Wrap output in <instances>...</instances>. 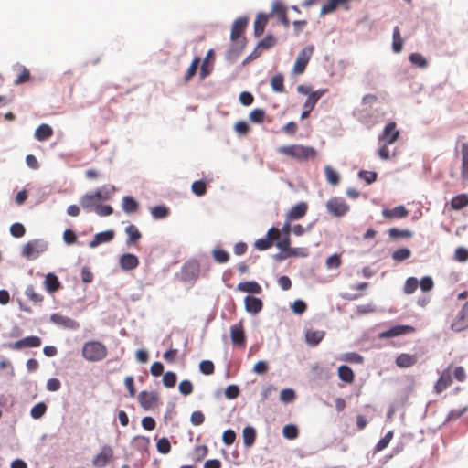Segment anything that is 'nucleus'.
Segmentation results:
<instances>
[{"label":"nucleus","instance_id":"f257e3e1","mask_svg":"<svg viewBox=\"0 0 468 468\" xmlns=\"http://www.w3.org/2000/svg\"><path fill=\"white\" fill-rule=\"evenodd\" d=\"M108 354L106 346L96 340H90L84 343L81 355L89 362H99L103 360Z\"/></svg>","mask_w":468,"mask_h":468},{"label":"nucleus","instance_id":"f03ea898","mask_svg":"<svg viewBox=\"0 0 468 468\" xmlns=\"http://www.w3.org/2000/svg\"><path fill=\"white\" fill-rule=\"evenodd\" d=\"M278 152L299 161L308 160L314 157L316 154V151L314 147L299 144L281 146L279 147Z\"/></svg>","mask_w":468,"mask_h":468},{"label":"nucleus","instance_id":"7ed1b4c3","mask_svg":"<svg viewBox=\"0 0 468 468\" xmlns=\"http://www.w3.org/2000/svg\"><path fill=\"white\" fill-rule=\"evenodd\" d=\"M48 241L42 239L29 240L23 246L21 255L27 260H36L48 250Z\"/></svg>","mask_w":468,"mask_h":468},{"label":"nucleus","instance_id":"20e7f679","mask_svg":"<svg viewBox=\"0 0 468 468\" xmlns=\"http://www.w3.org/2000/svg\"><path fill=\"white\" fill-rule=\"evenodd\" d=\"M201 266L197 260L186 261L181 268L182 281L194 285L199 277Z\"/></svg>","mask_w":468,"mask_h":468},{"label":"nucleus","instance_id":"39448f33","mask_svg":"<svg viewBox=\"0 0 468 468\" xmlns=\"http://www.w3.org/2000/svg\"><path fill=\"white\" fill-rule=\"evenodd\" d=\"M327 212L336 218L344 217L350 209V207L342 197H331L326 202Z\"/></svg>","mask_w":468,"mask_h":468},{"label":"nucleus","instance_id":"423d86ee","mask_svg":"<svg viewBox=\"0 0 468 468\" xmlns=\"http://www.w3.org/2000/svg\"><path fill=\"white\" fill-rule=\"evenodd\" d=\"M314 51L313 46H308L304 48H303L296 58V61L293 66V71L297 74L303 73L306 68V65L308 64L311 56Z\"/></svg>","mask_w":468,"mask_h":468},{"label":"nucleus","instance_id":"0eeeda50","mask_svg":"<svg viewBox=\"0 0 468 468\" xmlns=\"http://www.w3.org/2000/svg\"><path fill=\"white\" fill-rule=\"evenodd\" d=\"M468 327V301L463 304L451 324L455 332H461Z\"/></svg>","mask_w":468,"mask_h":468},{"label":"nucleus","instance_id":"6e6552de","mask_svg":"<svg viewBox=\"0 0 468 468\" xmlns=\"http://www.w3.org/2000/svg\"><path fill=\"white\" fill-rule=\"evenodd\" d=\"M50 321L65 329L78 330L80 328V324L77 321L58 313L51 314Z\"/></svg>","mask_w":468,"mask_h":468},{"label":"nucleus","instance_id":"1a4fd4ad","mask_svg":"<svg viewBox=\"0 0 468 468\" xmlns=\"http://www.w3.org/2000/svg\"><path fill=\"white\" fill-rule=\"evenodd\" d=\"M399 134V133L396 129V123L391 122L385 126L378 139L379 141H382L385 144H391L397 141Z\"/></svg>","mask_w":468,"mask_h":468},{"label":"nucleus","instance_id":"9d476101","mask_svg":"<svg viewBox=\"0 0 468 468\" xmlns=\"http://www.w3.org/2000/svg\"><path fill=\"white\" fill-rule=\"evenodd\" d=\"M276 247L282 252H286V257H298L306 256V253H297L299 248H291L290 247V237L283 236L282 238H279L276 239Z\"/></svg>","mask_w":468,"mask_h":468},{"label":"nucleus","instance_id":"9b49d317","mask_svg":"<svg viewBox=\"0 0 468 468\" xmlns=\"http://www.w3.org/2000/svg\"><path fill=\"white\" fill-rule=\"evenodd\" d=\"M246 45V39L232 41V45L226 52V59L230 63L236 62Z\"/></svg>","mask_w":468,"mask_h":468},{"label":"nucleus","instance_id":"f8f14e48","mask_svg":"<svg viewBox=\"0 0 468 468\" xmlns=\"http://www.w3.org/2000/svg\"><path fill=\"white\" fill-rule=\"evenodd\" d=\"M41 345V339L36 335H30L9 344V347L14 350H19L25 347H38Z\"/></svg>","mask_w":468,"mask_h":468},{"label":"nucleus","instance_id":"ddd939ff","mask_svg":"<svg viewBox=\"0 0 468 468\" xmlns=\"http://www.w3.org/2000/svg\"><path fill=\"white\" fill-rule=\"evenodd\" d=\"M308 206L301 201L293 206L285 215L287 221H295L303 218L307 213Z\"/></svg>","mask_w":468,"mask_h":468},{"label":"nucleus","instance_id":"4468645a","mask_svg":"<svg viewBox=\"0 0 468 468\" xmlns=\"http://www.w3.org/2000/svg\"><path fill=\"white\" fill-rule=\"evenodd\" d=\"M248 25V18L246 16H240L237 18L232 25L230 38L232 41L238 39H246L242 37V33Z\"/></svg>","mask_w":468,"mask_h":468},{"label":"nucleus","instance_id":"2eb2a0df","mask_svg":"<svg viewBox=\"0 0 468 468\" xmlns=\"http://www.w3.org/2000/svg\"><path fill=\"white\" fill-rule=\"evenodd\" d=\"M119 264L122 270L128 271L134 270L139 265V259L133 253H123L119 258Z\"/></svg>","mask_w":468,"mask_h":468},{"label":"nucleus","instance_id":"dca6fc26","mask_svg":"<svg viewBox=\"0 0 468 468\" xmlns=\"http://www.w3.org/2000/svg\"><path fill=\"white\" fill-rule=\"evenodd\" d=\"M412 331H413V327H411L410 325H395L386 331L381 332L378 335V337L380 339L392 338V337H396L399 335H406Z\"/></svg>","mask_w":468,"mask_h":468},{"label":"nucleus","instance_id":"f3484780","mask_svg":"<svg viewBox=\"0 0 468 468\" xmlns=\"http://www.w3.org/2000/svg\"><path fill=\"white\" fill-rule=\"evenodd\" d=\"M452 383V367L449 366L447 368H445L438 380L436 381L434 385V389L437 393H441L443 390H445Z\"/></svg>","mask_w":468,"mask_h":468},{"label":"nucleus","instance_id":"a211bd4d","mask_svg":"<svg viewBox=\"0 0 468 468\" xmlns=\"http://www.w3.org/2000/svg\"><path fill=\"white\" fill-rule=\"evenodd\" d=\"M230 338L234 346H245L246 336L241 323L234 324L230 327Z\"/></svg>","mask_w":468,"mask_h":468},{"label":"nucleus","instance_id":"6ab92c4d","mask_svg":"<svg viewBox=\"0 0 468 468\" xmlns=\"http://www.w3.org/2000/svg\"><path fill=\"white\" fill-rule=\"evenodd\" d=\"M114 235H115V233L112 229H108V230H105L102 232H99V233L95 234L93 239L89 242V247L93 249L102 243H109L113 239Z\"/></svg>","mask_w":468,"mask_h":468},{"label":"nucleus","instance_id":"aec40b11","mask_svg":"<svg viewBox=\"0 0 468 468\" xmlns=\"http://www.w3.org/2000/svg\"><path fill=\"white\" fill-rule=\"evenodd\" d=\"M112 450L110 446H103L101 452L92 459V464L96 467H104L112 457Z\"/></svg>","mask_w":468,"mask_h":468},{"label":"nucleus","instance_id":"412c9836","mask_svg":"<svg viewBox=\"0 0 468 468\" xmlns=\"http://www.w3.org/2000/svg\"><path fill=\"white\" fill-rule=\"evenodd\" d=\"M138 400L144 410H149L158 401V395L154 392L148 393L144 390L139 393Z\"/></svg>","mask_w":468,"mask_h":468},{"label":"nucleus","instance_id":"4be33fe9","mask_svg":"<svg viewBox=\"0 0 468 468\" xmlns=\"http://www.w3.org/2000/svg\"><path fill=\"white\" fill-rule=\"evenodd\" d=\"M245 310L249 314H257L263 307L262 301L260 298L247 295L244 299Z\"/></svg>","mask_w":468,"mask_h":468},{"label":"nucleus","instance_id":"5701e85b","mask_svg":"<svg viewBox=\"0 0 468 468\" xmlns=\"http://www.w3.org/2000/svg\"><path fill=\"white\" fill-rule=\"evenodd\" d=\"M99 203H100V199L97 197H94V192L93 193H86L80 199V206L86 211L95 210V208Z\"/></svg>","mask_w":468,"mask_h":468},{"label":"nucleus","instance_id":"b1692460","mask_svg":"<svg viewBox=\"0 0 468 468\" xmlns=\"http://www.w3.org/2000/svg\"><path fill=\"white\" fill-rule=\"evenodd\" d=\"M408 214L409 211L403 205L397 206L391 209L384 208L382 210V216L385 218H406Z\"/></svg>","mask_w":468,"mask_h":468},{"label":"nucleus","instance_id":"393cba45","mask_svg":"<svg viewBox=\"0 0 468 468\" xmlns=\"http://www.w3.org/2000/svg\"><path fill=\"white\" fill-rule=\"evenodd\" d=\"M324 331L322 330H306L305 341L310 346H316L324 337Z\"/></svg>","mask_w":468,"mask_h":468},{"label":"nucleus","instance_id":"a878e982","mask_svg":"<svg viewBox=\"0 0 468 468\" xmlns=\"http://www.w3.org/2000/svg\"><path fill=\"white\" fill-rule=\"evenodd\" d=\"M237 290L253 294H260L261 292V285L255 281L241 282L238 284Z\"/></svg>","mask_w":468,"mask_h":468},{"label":"nucleus","instance_id":"bb28decb","mask_svg":"<svg viewBox=\"0 0 468 468\" xmlns=\"http://www.w3.org/2000/svg\"><path fill=\"white\" fill-rule=\"evenodd\" d=\"M462 167L461 176L463 180H468V143L461 144Z\"/></svg>","mask_w":468,"mask_h":468},{"label":"nucleus","instance_id":"cd10ccee","mask_svg":"<svg viewBox=\"0 0 468 468\" xmlns=\"http://www.w3.org/2000/svg\"><path fill=\"white\" fill-rule=\"evenodd\" d=\"M45 288L49 292L52 293L56 291H58L60 287V282L57 275H55L52 272H48L46 275V279L44 281Z\"/></svg>","mask_w":468,"mask_h":468},{"label":"nucleus","instance_id":"c85d7f7f","mask_svg":"<svg viewBox=\"0 0 468 468\" xmlns=\"http://www.w3.org/2000/svg\"><path fill=\"white\" fill-rule=\"evenodd\" d=\"M115 191H116V188L114 186L104 185V186L97 188L94 191V197H97L100 199V201L101 200L105 201V200L110 199Z\"/></svg>","mask_w":468,"mask_h":468},{"label":"nucleus","instance_id":"c756f323","mask_svg":"<svg viewBox=\"0 0 468 468\" xmlns=\"http://www.w3.org/2000/svg\"><path fill=\"white\" fill-rule=\"evenodd\" d=\"M52 134V128L48 124L42 123L36 129L34 136L37 141L43 142L50 138Z\"/></svg>","mask_w":468,"mask_h":468},{"label":"nucleus","instance_id":"7c9ffc66","mask_svg":"<svg viewBox=\"0 0 468 468\" xmlns=\"http://www.w3.org/2000/svg\"><path fill=\"white\" fill-rule=\"evenodd\" d=\"M243 444L246 448L251 447L256 439V431L252 426H246L242 431Z\"/></svg>","mask_w":468,"mask_h":468},{"label":"nucleus","instance_id":"2f4dec72","mask_svg":"<svg viewBox=\"0 0 468 468\" xmlns=\"http://www.w3.org/2000/svg\"><path fill=\"white\" fill-rule=\"evenodd\" d=\"M122 207L126 214H133L138 210L139 204L133 197L125 196L122 197Z\"/></svg>","mask_w":468,"mask_h":468},{"label":"nucleus","instance_id":"473e14b6","mask_svg":"<svg viewBox=\"0 0 468 468\" xmlns=\"http://www.w3.org/2000/svg\"><path fill=\"white\" fill-rule=\"evenodd\" d=\"M125 233L128 236L126 240V245L128 246L132 245L133 242L140 239L142 237L139 229L133 224H130L125 228Z\"/></svg>","mask_w":468,"mask_h":468},{"label":"nucleus","instance_id":"72a5a7b5","mask_svg":"<svg viewBox=\"0 0 468 468\" xmlns=\"http://www.w3.org/2000/svg\"><path fill=\"white\" fill-rule=\"evenodd\" d=\"M268 16L262 13L257 16L254 22V36L260 37L263 34Z\"/></svg>","mask_w":468,"mask_h":468},{"label":"nucleus","instance_id":"f704fd0d","mask_svg":"<svg viewBox=\"0 0 468 468\" xmlns=\"http://www.w3.org/2000/svg\"><path fill=\"white\" fill-rule=\"evenodd\" d=\"M338 377L342 381L351 383L354 380V372L348 366L341 365L338 367Z\"/></svg>","mask_w":468,"mask_h":468},{"label":"nucleus","instance_id":"c9c22d12","mask_svg":"<svg viewBox=\"0 0 468 468\" xmlns=\"http://www.w3.org/2000/svg\"><path fill=\"white\" fill-rule=\"evenodd\" d=\"M284 77L282 73H277L271 80V86L274 92H284Z\"/></svg>","mask_w":468,"mask_h":468},{"label":"nucleus","instance_id":"e433bc0d","mask_svg":"<svg viewBox=\"0 0 468 468\" xmlns=\"http://www.w3.org/2000/svg\"><path fill=\"white\" fill-rule=\"evenodd\" d=\"M451 206L455 210H460L465 207L468 206V195L459 194L455 196L451 201Z\"/></svg>","mask_w":468,"mask_h":468},{"label":"nucleus","instance_id":"4c0bfd02","mask_svg":"<svg viewBox=\"0 0 468 468\" xmlns=\"http://www.w3.org/2000/svg\"><path fill=\"white\" fill-rule=\"evenodd\" d=\"M276 42H277L276 37L271 34H268L265 36V37L263 39H261V41L258 42L256 48L261 51L267 50V49L272 48L273 46H275Z\"/></svg>","mask_w":468,"mask_h":468},{"label":"nucleus","instance_id":"58836bf2","mask_svg":"<svg viewBox=\"0 0 468 468\" xmlns=\"http://www.w3.org/2000/svg\"><path fill=\"white\" fill-rule=\"evenodd\" d=\"M392 38H393L392 49L395 53H399L402 50L403 39L400 36V31H399V27H394Z\"/></svg>","mask_w":468,"mask_h":468},{"label":"nucleus","instance_id":"ea45409f","mask_svg":"<svg viewBox=\"0 0 468 468\" xmlns=\"http://www.w3.org/2000/svg\"><path fill=\"white\" fill-rule=\"evenodd\" d=\"M324 175L328 184L336 186L339 183V175L331 165H325Z\"/></svg>","mask_w":468,"mask_h":468},{"label":"nucleus","instance_id":"a19ab883","mask_svg":"<svg viewBox=\"0 0 468 468\" xmlns=\"http://www.w3.org/2000/svg\"><path fill=\"white\" fill-rule=\"evenodd\" d=\"M410 63L418 68L424 69L428 66L425 57L418 52L411 53L409 57Z\"/></svg>","mask_w":468,"mask_h":468},{"label":"nucleus","instance_id":"79ce46f5","mask_svg":"<svg viewBox=\"0 0 468 468\" xmlns=\"http://www.w3.org/2000/svg\"><path fill=\"white\" fill-rule=\"evenodd\" d=\"M415 357L409 354H400L396 358V364L399 367H411L415 363Z\"/></svg>","mask_w":468,"mask_h":468},{"label":"nucleus","instance_id":"37998d69","mask_svg":"<svg viewBox=\"0 0 468 468\" xmlns=\"http://www.w3.org/2000/svg\"><path fill=\"white\" fill-rule=\"evenodd\" d=\"M388 236L390 239H396L399 238H411L413 236V232L410 229H399L397 228H391L388 229Z\"/></svg>","mask_w":468,"mask_h":468},{"label":"nucleus","instance_id":"c03bdc74","mask_svg":"<svg viewBox=\"0 0 468 468\" xmlns=\"http://www.w3.org/2000/svg\"><path fill=\"white\" fill-rule=\"evenodd\" d=\"M169 214V209L164 205L154 206L151 209V215L155 219H163Z\"/></svg>","mask_w":468,"mask_h":468},{"label":"nucleus","instance_id":"a18cd8bd","mask_svg":"<svg viewBox=\"0 0 468 468\" xmlns=\"http://www.w3.org/2000/svg\"><path fill=\"white\" fill-rule=\"evenodd\" d=\"M212 256L218 263H226L229 260V254L225 250L215 248L212 250Z\"/></svg>","mask_w":468,"mask_h":468},{"label":"nucleus","instance_id":"49530a36","mask_svg":"<svg viewBox=\"0 0 468 468\" xmlns=\"http://www.w3.org/2000/svg\"><path fill=\"white\" fill-rule=\"evenodd\" d=\"M47 411V405L44 402H38L30 410V416L35 419H40Z\"/></svg>","mask_w":468,"mask_h":468},{"label":"nucleus","instance_id":"de8ad7c7","mask_svg":"<svg viewBox=\"0 0 468 468\" xmlns=\"http://www.w3.org/2000/svg\"><path fill=\"white\" fill-rule=\"evenodd\" d=\"M419 286V281L415 277H410L406 280L403 292L406 294L413 293Z\"/></svg>","mask_w":468,"mask_h":468},{"label":"nucleus","instance_id":"09e8293b","mask_svg":"<svg viewBox=\"0 0 468 468\" xmlns=\"http://www.w3.org/2000/svg\"><path fill=\"white\" fill-rule=\"evenodd\" d=\"M411 255L410 250L408 248H400L392 253V259L396 261H403L408 260Z\"/></svg>","mask_w":468,"mask_h":468},{"label":"nucleus","instance_id":"8fccbe9b","mask_svg":"<svg viewBox=\"0 0 468 468\" xmlns=\"http://www.w3.org/2000/svg\"><path fill=\"white\" fill-rule=\"evenodd\" d=\"M392 438H393V431H388L385 434V436L378 441V443L376 444V446L374 448V451L377 452H380V451L384 450L385 448H387V446L388 445V443L390 442Z\"/></svg>","mask_w":468,"mask_h":468},{"label":"nucleus","instance_id":"3c124183","mask_svg":"<svg viewBox=\"0 0 468 468\" xmlns=\"http://www.w3.org/2000/svg\"><path fill=\"white\" fill-rule=\"evenodd\" d=\"M265 117V111L263 109H254L250 113V120L254 123H262Z\"/></svg>","mask_w":468,"mask_h":468},{"label":"nucleus","instance_id":"603ef678","mask_svg":"<svg viewBox=\"0 0 468 468\" xmlns=\"http://www.w3.org/2000/svg\"><path fill=\"white\" fill-rule=\"evenodd\" d=\"M282 435L289 440H293L298 435V430L295 425L287 424L282 429Z\"/></svg>","mask_w":468,"mask_h":468},{"label":"nucleus","instance_id":"864d4df0","mask_svg":"<svg viewBox=\"0 0 468 468\" xmlns=\"http://www.w3.org/2000/svg\"><path fill=\"white\" fill-rule=\"evenodd\" d=\"M157 451L162 454H166L171 450V444L167 438L163 437L157 441L156 443Z\"/></svg>","mask_w":468,"mask_h":468},{"label":"nucleus","instance_id":"5fc2aeb1","mask_svg":"<svg viewBox=\"0 0 468 468\" xmlns=\"http://www.w3.org/2000/svg\"><path fill=\"white\" fill-rule=\"evenodd\" d=\"M25 294L29 300L36 303H41L43 301V296L35 292L33 285H28L26 288Z\"/></svg>","mask_w":468,"mask_h":468},{"label":"nucleus","instance_id":"6e6d98bb","mask_svg":"<svg viewBox=\"0 0 468 468\" xmlns=\"http://www.w3.org/2000/svg\"><path fill=\"white\" fill-rule=\"evenodd\" d=\"M272 242L271 239L265 236L264 238L258 239L254 243V247L259 250H266L271 247Z\"/></svg>","mask_w":468,"mask_h":468},{"label":"nucleus","instance_id":"4d7b16f0","mask_svg":"<svg viewBox=\"0 0 468 468\" xmlns=\"http://www.w3.org/2000/svg\"><path fill=\"white\" fill-rule=\"evenodd\" d=\"M176 375L172 371L165 372L163 376V384L166 388H174L176 383Z\"/></svg>","mask_w":468,"mask_h":468},{"label":"nucleus","instance_id":"13d9d810","mask_svg":"<svg viewBox=\"0 0 468 468\" xmlns=\"http://www.w3.org/2000/svg\"><path fill=\"white\" fill-rule=\"evenodd\" d=\"M25 227L18 222L13 223L10 227V234L15 238H21L25 235Z\"/></svg>","mask_w":468,"mask_h":468},{"label":"nucleus","instance_id":"bf43d9fd","mask_svg":"<svg viewBox=\"0 0 468 468\" xmlns=\"http://www.w3.org/2000/svg\"><path fill=\"white\" fill-rule=\"evenodd\" d=\"M359 178L363 179L367 184H372L377 179V173L372 171L361 170L358 172Z\"/></svg>","mask_w":468,"mask_h":468},{"label":"nucleus","instance_id":"052dcab7","mask_svg":"<svg viewBox=\"0 0 468 468\" xmlns=\"http://www.w3.org/2000/svg\"><path fill=\"white\" fill-rule=\"evenodd\" d=\"M454 260L459 262L468 261V250L463 247H458L454 251Z\"/></svg>","mask_w":468,"mask_h":468},{"label":"nucleus","instance_id":"680f3d73","mask_svg":"<svg viewBox=\"0 0 468 468\" xmlns=\"http://www.w3.org/2000/svg\"><path fill=\"white\" fill-rule=\"evenodd\" d=\"M295 398V392L292 388H284L280 393V399L284 403L292 402Z\"/></svg>","mask_w":468,"mask_h":468},{"label":"nucleus","instance_id":"e2e57ef3","mask_svg":"<svg viewBox=\"0 0 468 468\" xmlns=\"http://www.w3.org/2000/svg\"><path fill=\"white\" fill-rule=\"evenodd\" d=\"M94 211L100 217H107L112 214L113 209L110 205H101L99 203Z\"/></svg>","mask_w":468,"mask_h":468},{"label":"nucleus","instance_id":"0e129e2a","mask_svg":"<svg viewBox=\"0 0 468 468\" xmlns=\"http://www.w3.org/2000/svg\"><path fill=\"white\" fill-rule=\"evenodd\" d=\"M199 370L205 375H211L214 372V364L210 360H203L199 364Z\"/></svg>","mask_w":468,"mask_h":468},{"label":"nucleus","instance_id":"69168bd1","mask_svg":"<svg viewBox=\"0 0 468 468\" xmlns=\"http://www.w3.org/2000/svg\"><path fill=\"white\" fill-rule=\"evenodd\" d=\"M191 188L193 193L198 197L203 196L206 193V185L201 180L193 182Z\"/></svg>","mask_w":468,"mask_h":468},{"label":"nucleus","instance_id":"338daca9","mask_svg":"<svg viewBox=\"0 0 468 468\" xmlns=\"http://www.w3.org/2000/svg\"><path fill=\"white\" fill-rule=\"evenodd\" d=\"M239 394V388L237 385L231 384L225 389V396L229 399H236Z\"/></svg>","mask_w":468,"mask_h":468},{"label":"nucleus","instance_id":"774afa93","mask_svg":"<svg viewBox=\"0 0 468 468\" xmlns=\"http://www.w3.org/2000/svg\"><path fill=\"white\" fill-rule=\"evenodd\" d=\"M433 280L430 276H425L419 282V286L423 292L431 291L433 288Z\"/></svg>","mask_w":468,"mask_h":468}]
</instances>
